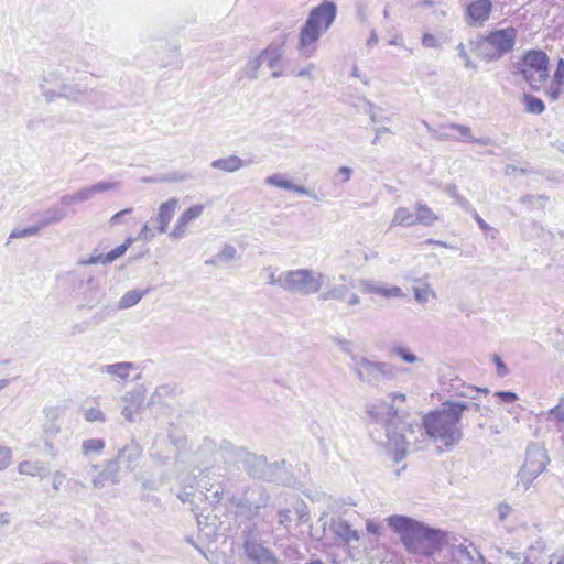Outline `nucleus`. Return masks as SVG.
Returning a JSON list of instances; mask_svg holds the SVG:
<instances>
[{"instance_id": "obj_8", "label": "nucleus", "mask_w": 564, "mask_h": 564, "mask_svg": "<svg viewBox=\"0 0 564 564\" xmlns=\"http://www.w3.org/2000/svg\"><path fill=\"white\" fill-rule=\"evenodd\" d=\"M204 209V205L197 204L192 205L183 210V213L178 216L174 227L172 228L170 236L175 239L183 237L187 232L189 224L199 218Z\"/></svg>"}, {"instance_id": "obj_23", "label": "nucleus", "mask_w": 564, "mask_h": 564, "mask_svg": "<svg viewBox=\"0 0 564 564\" xmlns=\"http://www.w3.org/2000/svg\"><path fill=\"white\" fill-rule=\"evenodd\" d=\"M85 419L88 422H102L105 420V415L99 409L91 408L85 412Z\"/></svg>"}, {"instance_id": "obj_5", "label": "nucleus", "mask_w": 564, "mask_h": 564, "mask_svg": "<svg viewBox=\"0 0 564 564\" xmlns=\"http://www.w3.org/2000/svg\"><path fill=\"white\" fill-rule=\"evenodd\" d=\"M516 36L517 31L514 28L496 30L486 35L480 44L488 58H498L512 51Z\"/></svg>"}, {"instance_id": "obj_33", "label": "nucleus", "mask_w": 564, "mask_h": 564, "mask_svg": "<svg viewBox=\"0 0 564 564\" xmlns=\"http://www.w3.org/2000/svg\"><path fill=\"white\" fill-rule=\"evenodd\" d=\"M132 213V208H127V209H122L118 213H116L115 215L111 216L110 218V223L111 225H118L121 220V217L126 214H130Z\"/></svg>"}, {"instance_id": "obj_9", "label": "nucleus", "mask_w": 564, "mask_h": 564, "mask_svg": "<svg viewBox=\"0 0 564 564\" xmlns=\"http://www.w3.org/2000/svg\"><path fill=\"white\" fill-rule=\"evenodd\" d=\"M178 207L180 199L176 197H171L159 206L158 214L155 217V221L158 224V232H166L170 223L174 218Z\"/></svg>"}, {"instance_id": "obj_28", "label": "nucleus", "mask_w": 564, "mask_h": 564, "mask_svg": "<svg viewBox=\"0 0 564 564\" xmlns=\"http://www.w3.org/2000/svg\"><path fill=\"white\" fill-rule=\"evenodd\" d=\"M554 80L562 85L564 83V59H560L554 73Z\"/></svg>"}, {"instance_id": "obj_36", "label": "nucleus", "mask_w": 564, "mask_h": 564, "mask_svg": "<svg viewBox=\"0 0 564 564\" xmlns=\"http://www.w3.org/2000/svg\"><path fill=\"white\" fill-rule=\"evenodd\" d=\"M339 173L343 174L344 181H348L350 178L351 171L349 167H346V166L340 167Z\"/></svg>"}, {"instance_id": "obj_11", "label": "nucleus", "mask_w": 564, "mask_h": 564, "mask_svg": "<svg viewBox=\"0 0 564 564\" xmlns=\"http://www.w3.org/2000/svg\"><path fill=\"white\" fill-rule=\"evenodd\" d=\"M415 225L431 226L438 220V216L427 205L417 204L415 206Z\"/></svg>"}, {"instance_id": "obj_2", "label": "nucleus", "mask_w": 564, "mask_h": 564, "mask_svg": "<svg viewBox=\"0 0 564 564\" xmlns=\"http://www.w3.org/2000/svg\"><path fill=\"white\" fill-rule=\"evenodd\" d=\"M389 525L400 534L406 550L432 555L443 543V533L404 517H391Z\"/></svg>"}, {"instance_id": "obj_41", "label": "nucleus", "mask_w": 564, "mask_h": 564, "mask_svg": "<svg viewBox=\"0 0 564 564\" xmlns=\"http://www.w3.org/2000/svg\"><path fill=\"white\" fill-rule=\"evenodd\" d=\"M306 564H324L322 561H311Z\"/></svg>"}, {"instance_id": "obj_32", "label": "nucleus", "mask_w": 564, "mask_h": 564, "mask_svg": "<svg viewBox=\"0 0 564 564\" xmlns=\"http://www.w3.org/2000/svg\"><path fill=\"white\" fill-rule=\"evenodd\" d=\"M550 414H552L558 422H564V406L556 405L551 409Z\"/></svg>"}, {"instance_id": "obj_31", "label": "nucleus", "mask_w": 564, "mask_h": 564, "mask_svg": "<svg viewBox=\"0 0 564 564\" xmlns=\"http://www.w3.org/2000/svg\"><path fill=\"white\" fill-rule=\"evenodd\" d=\"M21 474L33 475L35 467L30 462H22L18 467Z\"/></svg>"}, {"instance_id": "obj_18", "label": "nucleus", "mask_w": 564, "mask_h": 564, "mask_svg": "<svg viewBox=\"0 0 564 564\" xmlns=\"http://www.w3.org/2000/svg\"><path fill=\"white\" fill-rule=\"evenodd\" d=\"M524 102L528 112L539 115L544 111V102L534 96L525 95Z\"/></svg>"}, {"instance_id": "obj_13", "label": "nucleus", "mask_w": 564, "mask_h": 564, "mask_svg": "<svg viewBox=\"0 0 564 564\" xmlns=\"http://www.w3.org/2000/svg\"><path fill=\"white\" fill-rule=\"evenodd\" d=\"M213 166L225 172H235L242 166V161L240 158L231 155L214 161Z\"/></svg>"}, {"instance_id": "obj_25", "label": "nucleus", "mask_w": 564, "mask_h": 564, "mask_svg": "<svg viewBox=\"0 0 564 564\" xmlns=\"http://www.w3.org/2000/svg\"><path fill=\"white\" fill-rule=\"evenodd\" d=\"M142 400H137L133 402L131 406H126L122 411V414L127 420L132 421L134 412L139 411L141 408Z\"/></svg>"}, {"instance_id": "obj_14", "label": "nucleus", "mask_w": 564, "mask_h": 564, "mask_svg": "<svg viewBox=\"0 0 564 564\" xmlns=\"http://www.w3.org/2000/svg\"><path fill=\"white\" fill-rule=\"evenodd\" d=\"M133 243L132 238H127L126 241L106 253L105 256L100 257V262L106 264L115 261L116 259L120 258L126 253V251L130 248V246Z\"/></svg>"}, {"instance_id": "obj_37", "label": "nucleus", "mask_w": 564, "mask_h": 564, "mask_svg": "<svg viewBox=\"0 0 564 564\" xmlns=\"http://www.w3.org/2000/svg\"><path fill=\"white\" fill-rule=\"evenodd\" d=\"M392 400L395 402V401H399V402H404L406 400V397L405 394L403 393H394L392 395Z\"/></svg>"}, {"instance_id": "obj_15", "label": "nucleus", "mask_w": 564, "mask_h": 564, "mask_svg": "<svg viewBox=\"0 0 564 564\" xmlns=\"http://www.w3.org/2000/svg\"><path fill=\"white\" fill-rule=\"evenodd\" d=\"M132 369H133V366L130 362L113 364V365L107 366V368H106L108 373L119 377L122 380H127L129 378Z\"/></svg>"}, {"instance_id": "obj_24", "label": "nucleus", "mask_w": 564, "mask_h": 564, "mask_svg": "<svg viewBox=\"0 0 564 564\" xmlns=\"http://www.w3.org/2000/svg\"><path fill=\"white\" fill-rule=\"evenodd\" d=\"M39 227L33 226L25 229H15L11 232L10 238H21L37 234Z\"/></svg>"}, {"instance_id": "obj_6", "label": "nucleus", "mask_w": 564, "mask_h": 564, "mask_svg": "<svg viewBox=\"0 0 564 564\" xmlns=\"http://www.w3.org/2000/svg\"><path fill=\"white\" fill-rule=\"evenodd\" d=\"M286 288L304 294L315 293L322 286L321 275L315 276L311 271L296 270L286 274L284 280Z\"/></svg>"}, {"instance_id": "obj_38", "label": "nucleus", "mask_w": 564, "mask_h": 564, "mask_svg": "<svg viewBox=\"0 0 564 564\" xmlns=\"http://www.w3.org/2000/svg\"><path fill=\"white\" fill-rule=\"evenodd\" d=\"M149 231H150V230H149L148 226L145 225V226L142 228V230H141V235H142L145 239H148V238H150V237L152 236V235H149V234H148Z\"/></svg>"}, {"instance_id": "obj_7", "label": "nucleus", "mask_w": 564, "mask_h": 564, "mask_svg": "<svg viewBox=\"0 0 564 564\" xmlns=\"http://www.w3.org/2000/svg\"><path fill=\"white\" fill-rule=\"evenodd\" d=\"M204 209V205L197 204L192 205L183 210V213L178 216L174 227L172 228L170 236L175 239L183 237L187 232L189 224L199 218Z\"/></svg>"}, {"instance_id": "obj_40", "label": "nucleus", "mask_w": 564, "mask_h": 564, "mask_svg": "<svg viewBox=\"0 0 564 564\" xmlns=\"http://www.w3.org/2000/svg\"><path fill=\"white\" fill-rule=\"evenodd\" d=\"M556 564H564V554L560 556Z\"/></svg>"}, {"instance_id": "obj_39", "label": "nucleus", "mask_w": 564, "mask_h": 564, "mask_svg": "<svg viewBox=\"0 0 564 564\" xmlns=\"http://www.w3.org/2000/svg\"><path fill=\"white\" fill-rule=\"evenodd\" d=\"M8 384V380H0V390Z\"/></svg>"}, {"instance_id": "obj_30", "label": "nucleus", "mask_w": 564, "mask_h": 564, "mask_svg": "<svg viewBox=\"0 0 564 564\" xmlns=\"http://www.w3.org/2000/svg\"><path fill=\"white\" fill-rule=\"evenodd\" d=\"M494 362H495V365H496V367H497V373H498V376H500V377L506 376V373H507V367H506V365L502 362L501 358H500L498 355H495V356H494Z\"/></svg>"}, {"instance_id": "obj_21", "label": "nucleus", "mask_w": 564, "mask_h": 564, "mask_svg": "<svg viewBox=\"0 0 564 564\" xmlns=\"http://www.w3.org/2000/svg\"><path fill=\"white\" fill-rule=\"evenodd\" d=\"M375 293L383 297H401L403 296L402 290L399 286L376 288Z\"/></svg>"}, {"instance_id": "obj_1", "label": "nucleus", "mask_w": 564, "mask_h": 564, "mask_svg": "<svg viewBox=\"0 0 564 564\" xmlns=\"http://www.w3.org/2000/svg\"><path fill=\"white\" fill-rule=\"evenodd\" d=\"M466 403L446 401L441 409L422 416V427L430 440L440 444V449H449L458 444L463 433L459 426Z\"/></svg>"}, {"instance_id": "obj_10", "label": "nucleus", "mask_w": 564, "mask_h": 564, "mask_svg": "<svg viewBox=\"0 0 564 564\" xmlns=\"http://www.w3.org/2000/svg\"><path fill=\"white\" fill-rule=\"evenodd\" d=\"M492 10L490 0H474L467 7V15L470 24H482L489 19Z\"/></svg>"}, {"instance_id": "obj_34", "label": "nucleus", "mask_w": 564, "mask_h": 564, "mask_svg": "<svg viewBox=\"0 0 564 564\" xmlns=\"http://www.w3.org/2000/svg\"><path fill=\"white\" fill-rule=\"evenodd\" d=\"M422 43L427 47H432L436 44V39L434 37V35L426 33L422 37Z\"/></svg>"}, {"instance_id": "obj_22", "label": "nucleus", "mask_w": 564, "mask_h": 564, "mask_svg": "<svg viewBox=\"0 0 564 564\" xmlns=\"http://www.w3.org/2000/svg\"><path fill=\"white\" fill-rule=\"evenodd\" d=\"M12 462V453L9 447L0 446V470L6 469Z\"/></svg>"}, {"instance_id": "obj_17", "label": "nucleus", "mask_w": 564, "mask_h": 564, "mask_svg": "<svg viewBox=\"0 0 564 564\" xmlns=\"http://www.w3.org/2000/svg\"><path fill=\"white\" fill-rule=\"evenodd\" d=\"M267 183L276 187L285 188V189H294L299 193H304L303 188L294 187L290 181H288L284 176L275 174L269 176L267 178Z\"/></svg>"}, {"instance_id": "obj_4", "label": "nucleus", "mask_w": 564, "mask_h": 564, "mask_svg": "<svg viewBox=\"0 0 564 564\" xmlns=\"http://www.w3.org/2000/svg\"><path fill=\"white\" fill-rule=\"evenodd\" d=\"M520 72L531 88L539 90L549 80V57L542 50H530L523 54Z\"/></svg>"}, {"instance_id": "obj_35", "label": "nucleus", "mask_w": 564, "mask_h": 564, "mask_svg": "<svg viewBox=\"0 0 564 564\" xmlns=\"http://www.w3.org/2000/svg\"><path fill=\"white\" fill-rule=\"evenodd\" d=\"M510 507L508 505H501L499 506V513H500V518L501 519H505L508 513L510 512Z\"/></svg>"}, {"instance_id": "obj_27", "label": "nucleus", "mask_w": 564, "mask_h": 564, "mask_svg": "<svg viewBox=\"0 0 564 564\" xmlns=\"http://www.w3.org/2000/svg\"><path fill=\"white\" fill-rule=\"evenodd\" d=\"M115 187H116V184L110 183V182H101V183L91 185V189H93L94 194L100 193V192H107V191L113 189Z\"/></svg>"}, {"instance_id": "obj_16", "label": "nucleus", "mask_w": 564, "mask_h": 564, "mask_svg": "<svg viewBox=\"0 0 564 564\" xmlns=\"http://www.w3.org/2000/svg\"><path fill=\"white\" fill-rule=\"evenodd\" d=\"M145 292L139 290H132L127 292L119 301L120 308H129L135 304H138Z\"/></svg>"}, {"instance_id": "obj_12", "label": "nucleus", "mask_w": 564, "mask_h": 564, "mask_svg": "<svg viewBox=\"0 0 564 564\" xmlns=\"http://www.w3.org/2000/svg\"><path fill=\"white\" fill-rule=\"evenodd\" d=\"M415 221H416L415 213H412L406 207L398 208L392 218L393 226L411 227V226H415Z\"/></svg>"}, {"instance_id": "obj_20", "label": "nucleus", "mask_w": 564, "mask_h": 564, "mask_svg": "<svg viewBox=\"0 0 564 564\" xmlns=\"http://www.w3.org/2000/svg\"><path fill=\"white\" fill-rule=\"evenodd\" d=\"M392 352L394 355L399 356L405 362L413 364V362L417 361L416 355L413 354L412 351H410V349H408L405 347H402V346L394 347L392 349Z\"/></svg>"}, {"instance_id": "obj_42", "label": "nucleus", "mask_w": 564, "mask_h": 564, "mask_svg": "<svg viewBox=\"0 0 564 564\" xmlns=\"http://www.w3.org/2000/svg\"><path fill=\"white\" fill-rule=\"evenodd\" d=\"M423 4H424V6H432V4H433V2H432V1H430V0H426V1H424V2H423Z\"/></svg>"}, {"instance_id": "obj_26", "label": "nucleus", "mask_w": 564, "mask_h": 564, "mask_svg": "<svg viewBox=\"0 0 564 564\" xmlns=\"http://www.w3.org/2000/svg\"><path fill=\"white\" fill-rule=\"evenodd\" d=\"M94 195L91 186L79 189L72 198V200H87Z\"/></svg>"}, {"instance_id": "obj_3", "label": "nucleus", "mask_w": 564, "mask_h": 564, "mask_svg": "<svg viewBox=\"0 0 564 564\" xmlns=\"http://www.w3.org/2000/svg\"><path fill=\"white\" fill-rule=\"evenodd\" d=\"M337 8L334 2L324 1L314 8L299 34V47L308 55L314 52L321 34L334 22Z\"/></svg>"}, {"instance_id": "obj_29", "label": "nucleus", "mask_w": 564, "mask_h": 564, "mask_svg": "<svg viewBox=\"0 0 564 564\" xmlns=\"http://www.w3.org/2000/svg\"><path fill=\"white\" fill-rule=\"evenodd\" d=\"M496 395L508 403H512L518 399L517 394L510 391H499Z\"/></svg>"}, {"instance_id": "obj_19", "label": "nucleus", "mask_w": 564, "mask_h": 564, "mask_svg": "<svg viewBox=\"0 0 564 564\" xmlns=\"http://www.w3.org/2000/svg\"><path fill=\"white\" fill-rule=\"evenodd\" d=\"M84 455H90L93 453H100L105 448V442L100 438H90L83 443Z\"/></svg>"}]
</instances>
